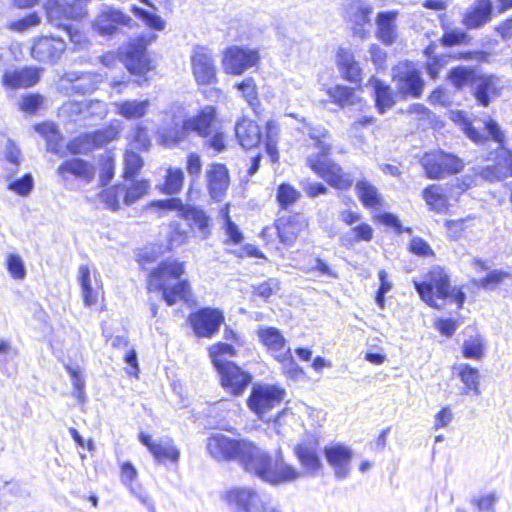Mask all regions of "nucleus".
<instances>
[{
  "instance_id": "obj_8",
  "label": "nucleus",
  "mask_w": 512,
  "mask_h": 512,
  "mask_svg": "<svg viewBox=\"0 0 512 512\" xmlns=\"http://www.w3.org/2000/svg\"><path fill=\"white\" fill-rule=\"evenodd\" d=\"M484 128L488 135L500 144V147L497 151L496 163L485 167H478L475 169V173L488 182L501 181L512 175V153L502 146L505 135L495 121L489 119L484 122Z\"/></svg>"
},
{
  "instance_id": "obj_22",
  "label": "nucleus",
  "mask_w": 512,
  "mask_h": 512,
  "mask_svg": "<svg viewBox=\"0 0 512 512\" xmlns=\"http://www.w3.org/2000/svg\"><path fill=\"white\" fill-rule=\"evenodd\" d=\"M257 336L276 361L289 357L290 348L286 346V339L279 329L261 326L257 330Z\"/></svg>"
},
{
  "instance_id": "obj_21",
  "label": "nucleus",
  "mask_w": 512,
  "mask_h": 512,
  "mask_svg": "<svg viewBox=\"0 0 512 512\" xmlns=\"http://www.w3.org/2000/svg\"><path fill=\"white\" fill-rule=\"evenodd\" d=\"M132 23L129 15L119 9L107 7L96 17L95 27L99 34L105 36L114 34L121 27H131Z\"/></svg>"
},
{
  "instance_id": "obj_5",
  "label": "nucleus",
  "mask_w": 512,
  "mask_h": 512,
  "mask_svg": "<svg viewBox=\"0 0 512 512\" xmlns=\"http://www.w3.org/2000/svg\"><path fill=\"white\" fill-rule=\"evenodd\" d=\"M416 291L421 299L431 307L443 308L445 300L456 303L460 309L465 302V294L457 287H451L449 277L441 267H434L430 270L425 280L414 281Z\"/></svg>"
},
{
  "instance_id": "obj_47",
  "label": "nucleus",
  "mask_w": 512,
  "mask_h": 512,
  "mask_svg": "<svg viewBox=\"0 0 512 512\" xmlns=\"http://www.w3.org/2000/svg\"><path fill=\"white\" fill-rule=\"evenodd\" d=\"M476 79L475 71L470 67L459 66L449 72V80L458 89L470 83L474 86Z\"/></svg>"
},
{
  "instance_id": "obj_16",
  "label": "nucleus",
  "mask_w": 512,
  "mask_h": 512,
  "mask_svg": "<svg viewBox=\"0 0 512 512\" xmlns=\"http://www.w3.org/2000/svg\"><path fill=\"white\" fill-rule=\"evenodd\" d=\"M260 59L257 48L232 46L226 49V72L240 75L251 68L257 67Z\"/></svg>"
},
{
  "instance_id": "obj_40",
  "label": "nucleus",
  "mask_w": 512,
  "mask_h": 512,
  "mask_svg": "<svg viewBox=\"0 0 512 512\" xmlns=\"http://www.w3.org/2000/svg\"><path fill=\"white\" fill-rule=\"evenodd\" d=\"M459 377L464 384V393L468 394L473 392L475 395L481 393L479 389L480 376L476 368L471 367L469 364H460L458 366Z\"/></svg>"
},
{
  "instance_id": "obj_7",
  "label": "nucleus",
  "mask_w": 512,
  "mask_h": 512,
  "mask_svg": "<svg viewBox=\"0 0 512 512\" xmlns=\"http://www.w3.org/2000/svg\"><path fill=\"white\" fill-rule=\"evenodd\" d=\"M86 3L87 0H46L43 10L49 23L65 31L74 40L79 35V30L65 22L84 18Z\"/></svg>"
},
{
  "instance_id": "obj_9",
  "label": "nucleus",
  "mask_w": 512,
  "mask_h": 512,
  "mask_svg": "<svg viewBox=\"0 0 512 512\" xmlns=\"http://www.w3.org/2000/svg\"><path fill=\"white\" fill-rule=\"evenodd\" d=\"M286 396V391L277 385L255 384L247 400L249 409L261 420L270 421V412L280 406Z\"/></svg>"
},
{
  "instance_id": "obj_23",
  "label": "nucleus",
  "mask_w": 512,
  "mask_h": 512,
  "mask_svg": "<svg viewBox=\"0 0 512 512\" xmlns=\"http://www.w3.org/2000/svg\"><path fill=\"white\" fill-rule=\"evenodd\" d=\"M324 455L337 478L344 479L349 475L353 456L352 450L349 447L339 443L331 444L325 447Z\"/></svg>"
},
{
  "instance_id": "obj_61",
  "label": "nucleus",
  "mask_w": 512,
  "mask_h": 512,
  "mask_svg": "<svg viewBox=\"0 0 512 512\" xmlns=\"http://www.w3.org/2000/svg\"><path fill=\"white\" fill-rule=\"evenodd\" d=\"M33 188V178L31 174L27 173L21 178L12 181L8 185V189L15 192L20 196H27Z\"/></svg>"
},
{
  "instance_id": "obj_64",
  "label": "nucleus",
  "mask_w": 512,
  "mask_h": 512,
  "mask_svg": "<svg viewBox=\"0 0 512 512\" xmlns=\"http://www.w3.org/2000/svg\"><path fill=\"white\" fill-rule=\"evenodd\" d=\"M207 450L209 454L216 460L224 458V437L215 435L208 438Z\"/></svg>"
},
{
  "instance_id": "obj_25",
  "label": "nucleus",
  "mask_w": 512,
  "mask_h": 512,
  "mask_svg": "<svg viewBox=\"0 0 512 512\" xmlns=\"http://www.w3.org/2000/svg\"><path fill=\"white\" fill-rule=\"evenodd\" d=\"M79 283L82 290L83 302L86 306H95L104 301V289L100 279L95 278L92 284L90 269L87 265L79 267Z\"/></svg>"
},
{
  "instance_id": "obj_35",
  "label": "nucleus",
  "mask_w": 512,
  "mask_h": 512,
  "mask_svg": "<svg viewBox=\"0 0 512 512\" xmlns=\"http://www.w3.org/2000/svg\"><path fill=\"white\" fill-rule=\"evenodd\" d=\"M370 84L374 90L376 107L380 113H384L395 103L393 92L389 85L384 84L377 78H371Z\"/></svg>"
},
{
  "instance_id": "obj_54",
  "label": "nucleus",
  "mask_w": 512,
  "mask_h": 512,
  "mask_svg": "<svg viewBox=\"0 0 512 512\" xmlns=\"http://www.w3.org/2000/svg\"><path fill=\"white\" fill-rule=\"evenodd\" d=\"M132 12L141 19L145 25L153 30L162 31L165 28L164 20L157 14L149 12L139 7H133Z\"/></svg>"
},
{
  "instance_id": "obj_58",
  "label": "nucleus",
  "mask_w": 512,
  "mask_h": 512,
  "mask_svg": "<svg viewBox=\"0 0 512 512\" xmlns=\"http://www.w3.org/2000/svg\"><path fill=\"white\" fill-rule=\"evenodd\" d=\"M505 280H509L512 284V274L504 271L494 270L490 272L486 277L480 279L477 283L483 288L493 289Z\"/></svg>"
},
{
  "instance_id": "obj_3",
  "label": "nucleus",
  "mask_w": 512,
  "mask_h": 512,
  "mask_svg": "<svg viewBox=\"0 0 512 512\" xmlns=\"http://www.w3.org/2000/svg\"><path fill=\"white\" fill-rule=\"evenodd\" d=\"M328 133L324 128H311L310 138L314 141L313 152L307 157L308 166L330 186L347 190L353 185V178L349 173L343 171L340 165L328 158L331 145L325 141Z\"/></svg>"
},
{
  "instance_id": "obj_41",
  "label": "nucleus",
  "mask_w": 512,
  "mask_h": 512,
  "mask_svg": "<svg viewBox=\"0 0 512 512\" xmlns=\"http://www.w3.org/2000/svg\"><path fill=\"white\" fill-rule=\"evenodd\" d=\"M423 198L431 210L441 213L447 209V198L440 185H431L425 188Z\"/></svg>"
},
{
  "instance_id": "obj_45",
  "label": "nucleus",
  "mask_w": 512,
  "mask_h": 512,
  "mask_svg": "<svg viewBox=\"0 0 512 512\" xmlns=\"http://www.w3.org/2000/svg\"><path fill=\"white\" fill-rule=\"evenodd\" d=\"M124 190L125 186L117 183L102 189L99 198L108 209L118 211L120 209V199L124 196Z\"/></svg>"
},
{
  "instance_id": "obj_56",
  "label": "nucleus",
  "mask_w": 512,
  "mask_h": 512,
  "mask_svg": "<svg viewBox=\"0 0 512 512\" xmlns=\"http://www.w3.org/2000/svg\"><path fill=\"white\" fill-rule=\"evenodd\" d=\"M44 97L39 93H29L22 96L19 109L27 114H35L43 105Z\"/></svg>"
},
{
  "instance_id": "obj_36",
  "label": "nucleus",
  "mask_w": 512,
  "mask_h": 512,
  "mask_svg": "<svg viewBox=\"0 0 512 512\" xmlns=\"http://www.w3.org/2000/svg\"><path fill=\"white\" fill-rule=\"evenodd\" d=\"M148 106V100H125L115 104L116 113L129 120L144 117Z\"/></svg>"
},
{
  "instance_id": "obj_30",
  "label": "nucleus",
  "mask_w": 512,
  "mask_h": 512,
  "mask_svg": "<svg viewBox=\"0 0 512 512\" xmlns=\"http://www.w3.org/2000/svg\"><path fill=\"white\" fill-rule=\"evenodd\" d=\"M215 116V108L207 106L201 109L195 116L187 119L184 122V128L186 130L195 131L202 137H207L212 132Z\"/></svg>"
},
{
  "instance_id": "obj_55",
  "label": "nucleus",
  "mask_w": 512,
  "mask_h": 512,
  "mask_svg": "<svg viewBox=\"0 0 512 512\" xmlns=\"http://www.w3.org/2000/svg\"><path fill=\"white\" fill-rule=\"evenodd\" d=\"M41 19L36 12L29 13L24 17L11 21L7 24V28L14 32H24L32 27L39 25Z\"/></svg>"
},
{
  "instance_id": "obj_4",
  "label": "nucleus",
  "mask_w": 512,
  "mask_h": 512,
  "mask_svg": "<svg viewBox=\"0 0 512 512\" xmlns=\"http://www.w3.org/2000/svg\"><path fill=\"white\" fill-rule=\"evenodd\" d=\"M149 40L145 35H139L126 41L117 51L107 52L100 56V62L106 67L116 64L117 58L123 62L127 71L135 76L136 82L142 84L148 80V73L153 71L155 66L148 55L147 47Z\"/></svg>"
},
{
  "instance_id": "obj_1",
  "label": "nucleus",
  "mask_w": 512,
  "mask_h": 512,
  "mask_svg": "<svg viewBox=\"0 0 512 512\" xmlns=\"http://www.w3.org/2000/svg\"><path fill=\"white\" fill-rule=\"evenodd\" d=\"M227 459L237 460L245 471L270 484L293 481L303 476L296 468L285 463L280 455L273 462L265 451L245 440L226 437Z\"/></svg>"
},
{
  "instance_id": "obj_43",
  "label": "nucleus",
  "mask_w": 512,
  "mask_h": 512,
  "mask_svg": "<svg viewBox=\"0 0 512 512\" xmlns=\"http://www.w3.org/2000/svg\"><path fill=\"white\" fill-rule=\"evenodd\" d=\"M132 183L130 186L125 187L123 203L127 206L132 205L145 195L149 193L150 190V180L142 178L138 180H131Z\"/></svg>"
},
{
  "instance_id": "obj_15",
  "label": "nucleus",
  "mask_w": 512,
  "mask_h": 512,
  "mask_svg": "<svg viewBox=\"0 0 512 512\" xmlns=\"http://www.w3.org/2000/svg\"><path fill=\"white\" fill-rule=\"evenodd\" d=\"M373 7L365 0H346L343 4V17L350 25L354 36L364 40L368 36L365 25L370 22Z\"/></svg>"
},
{
  "instance_id": "obj_26",
  "label": "nucleus",
  "mask_w": 512,
  "mask_h": 512,
  "mask_svg": "<svg viewBox=\"0 0 512 512\" xmlns=\"http://www.w3.org/2000/svg\"><path fill=\"white\" fill-rule=\"evenodd\" d=\"M191 66L198 85H211L216 82V69L213 61L202 49L193 53Z\"/></svg>"
},
{
  "instance_id": "obj_33",
  "label": "nucleus",
  "mask_w": 512,
  "mask_h": 512,
  "mask_svg": "<svg viewBox=\"0 0 512 512\" xmlns=\"http://www.w3.org/2000/svg\"><path fill=\"white\" fill-rule=\"evenodd\" d=\"M226 389L234 395H241L252 380L249 373L233 362L226 361Z\"/></svg>"
},
{
  "instance_id": "obj_52",
  "label": "nucleus",
  "mask_w": 512,
  "mask_h": 512,
  "mask_svg": "<svg viewBox=\"0 0 512 512\" xmlns=\"http://www.w3.org/2000/svg\"><path fill=\"white\" fill-rule=\"evenodd\" d=\"M301 194L292 185L283 183L278 187L277 200L282 208H288L289 206L296 203Z\"/></svg>"
},
{
  "instance_id": "obj_29",
  "label": "nucleus",
  "mask_w": 512,
  "mask_h": 512,
  "mask_svg": "<svg viewBox=\"0 0 512 512\" xmlns=\"http://www.w3.org/2000/svg\"><path fill=\"white\" fill-rule=\"evenodd\" d=\"M397 17V11L380 12L376 17V37L385 45H392L397 40Z\"/></svg>"
},
{
  "instance_id": "obj_59",
  "label": "nucleus",
  "mask_w": 512,
  "mask_h": 512,
  "mask_svg": "<svg viewBox=\"0 0 512 512\" xmlns=\"http://www.w3.org/2000/svg\"><path fill=\"white\" fill-rule=\"evenodd\" d=\"M171 230L167 237V245L169 249L181 246L188 241V231L181 228L179 223H172Z\"/></svg>"
},
{
  "instance_id": "obj_51",
  "label": "nucleus",
  "mask_w": 512,
  "mask_h": 512,
  "mask_svg": "<svg viewBox=\"0 0 512 512\" xmlns=\"http://www.w3.org/2000/svg\"><path fill=\"white\" fill-rule=\"evenodd\" d=\"M484 353V342L479 335L471 336L463 343V355L468 359L479 360Z\"/></svg>"
},
{
  "instance_id": "obj_39",
  "label": "nucleus",
  "mask_w": 512,
  "mask_h": 512,
  "mask_svg": "<svg viewBox=\"0 0 512 512\" xmlns=\"http://www.w3.org/2000/svg\"><path fill=\"white\" fill-rule=\"evenodd\" d=\"M357 195L362 204L367 208H377L381 206L382 199L375 186L362 180L355 186Z\"/></svg>"
},
{
  "instance_id": "obj_17",
  "label": "nucleus",
  "mask_w": 512,
  "mask_h": 512,
  "mask_svg": "<svg viewBox=\"0 0 512 512\" xmlns=\"http://www.w3.org/2000/svg\"><path fill=\"white\" fill-rule=\"evenodd\" d=\"M138 440L147 448L155 461L163 464L178 463L181 453L172 438L154 441L151 435L141 431L138 433Z\"/></svg>"
},
{
  "instance_id": "obj_12",
  "label": "nucleus",
  "mask_w": 512,
  "mask_h": 512,
  "mask_svg": "<svg viewBox=\"0 0 512 512\" xmlns=\"http://www.w3.org/2000/svg\"><path fill=\"white\" fill-rule=\"evenodd\" d=\"M422 165L426 175L431 179H440L459 173L464 167V163L460 158L443 151L425 154L422 158Z\"/></svg>"
},
{
  "instance_id": "obj_24",
  "label": "nucleus",
  "mask_w": 512,
  "mask_h": 512,
  "mask_svg": "<svg viewBox=\"0 0 512 512\" xmlns=\"http://www.w3.org/2000/svg\"><path fill=\"white\" fill-rule=\"evenodd\" d=\"M317 447L318 442L314 437L299 443L295 447V454L306 475L315 476L322 468Z\"/></svg>"
},
{
  "instance_id": "obj_48",
  "label": "nucleus",
  "mask_w": 512,
  "mask_h": 512,
  "mask_svg": "<svg viewBox=\"0 0 512 512\" xmlns=\"http://www.w3.org/2000/svg\"><path fill=\"white\" fill-rule=\"evenodd\" d=\"M373 237V230L369 224L363 223L342 236V241L345 245H352L359 241H370Z\"/></svg>"
},
{
  "instance_id": "obj_13",
  "label": "nucleus",
  "mask_w": 512,
  "mask_h": 512,
  "mask_svg": "<svg viewBox=\"0 0 512 512\" xmlns=\"http://www.w3.org/2000/svg\"><path fill=\"white\" fill-rule=\"evenodd\" d=\"M67 50L65 40L58 36L42 35L34 38L31 48V57L44 64L57 63Z\"/></svg>"
},
{
  "instance_id": "obj_50",
  "label": "nucleus",
  "mask_w": 512,
  "mask_h": 512,
  "mask_svg": "<svg viewBox=\"0 0 512 512\" xmlns=\"http://www.w3.org/2000/svg\"><path fill=\"white\" fill-rule=\"evenodd\" d=\"M211 362L219 373L220 383L224 386V342H217L208 347Z\"/></svg>"
},
{
  "instance_id": "obj_63",
  "label": "nucleus",
  "mask_w": 512,
  "mask_h": 512,
  "mask_svg": "<svg viewBox=\"0 0 512 512\" xmlns=\"http://www.w3.org/2000/svg\"><path fill=\"white\" fill-rule=\"evenodd\" d=\"M375 122V118L373 116H360L359 118L355 119L349 129V133L351 136L359 139L360 141L363 140L362 136V130L371 126Z\"/></svg>"
},
{
  "instance_id": "obj_53",
  "label": "nucleus",
  "mask_w": 512,
  "mask_h": 512,
  "mask_svg": "<svg viewBox=\"0 0 512 512\" xmlns=\"http://www.w3.org/2000/svg\"><path fill=\"white\" fill-rule=\"evenodd\" d=\"M235 88L249 105H254L258 100L257 86L252 77H247L235 84Z\"/></svg>"
},
{
  "instance_id": "obj_32",
  "label": "nucleus",
  "mask_w": 512,
  "mask_h": 512,
  "mask_svg": "<svg viewBox=\"0 0 512 512\" xmlns=\"http://www.w3.org/2000/svg\"><path fill=\"white\" fill-rule=\"evenodd\" d=\"M235 134L240 145L246 149L257 146L262 137L259 125L247 118H243L236 123Z\"/></svg>"
},
{
  "instance_id": "obj_38",
  "label": "nucleus",
  "mask_w": 512,
  "mask_h": 512,
  "mask_svg": "<svg viewBox=\"0 0 512 512\" xmlns=\"http://www.w3.org/2000/svg\"><path fill=\"white\" fill-rule=\"evenodd\" d=\"M144 160L136 151L126 149L123 154V173L125 180H134L141 172Z\"/></svg>"
},
{
  "instance_id": "obj_34",
  "label": "nucleus",
  "mask_w": 512,
  "mask_h": 512,
  "mask_svg": "<svg viewBox=\"0 0 512 512\" xmlns=\"http://www.w3.org/2000/svg\"><path fill=\"white\" fill-rule=\"evenodd\" d=\"M207 186L210 196L219 201L224 195V165L212 164L207 172Z\"/></svg>"
},
{
  "instance_id": "obj_37",
  "label": "nucleus",
  "mask_w": 512,
  "mask_h": 512,
  "mask_svg": "<svg viewBox=\"0 0 512 512\" xmlns=\"http://www.w3.org/2000/svg\"><path fill=\"white\" fill-rule=\"evenodd\" d=\"M184 185V173L181 168L169 167L166 170L164 181L159 188L160 192L165 195H176L181 192Z\"/></svg>"
},
{
  "instance_id": "obj_27",
  "label": "nucleus",
  "mask_w": 512,
  "mask_h": 512,
  "mask_svg": "<svg viewBox=\"0 0 512 512\" xmlns=\"http://www.w3.org/2000/svg\"><path fill=\"white\" fill-rule=\"evenodd\" d=\"M502 81L495 75L477 76L474 82V96L480 105L486 107L491 99L499 96Z\"/></svg>"
},
{
  "instance_id": "obj_62",
  "label": "nucleus",
  "mask_w": 512,
  "mask_h": 512,
  "mask_svg": "<svg viewBox=\"0 0 512 512\" xmlns=\"http://www.w3.org/2000/svg\"><path fill=\"white\" fill-rule=\"evenodd\" d=\"M65 369H66V371L68 372L69 376L72 379V383H73V387H74L76 398L80 402H83L84 398H85V395H84L85 381L82 378V376L80 374V371L78 369L70 366V365H66Z\"/></svg>"
},
{
  "instance_id": "obj_19",
  "label": "nucleus",
  "mask_w": 512,
  "mask_h": 512,
  "mask_svg": "<svg viewBox=\"0 0 512 512\" xmlns=\"http://www.w3.org/2000/svg\"><path fill=\"white\" fill-rule=\"evenodd\" d=\"M56 172L64 181L75 179L88 184L95 179L96 168L94 164L88 160L79 157H71L64 160L57 167Z\"/></svg>"
},
{
  "instance_id": "obj_10",
  "label": "nucleus",
  "mask_w": 512,
  "mask_h": 512,
  "mask_svg": "<svg viewBox=\"0 0 512 512\" xmlns=\"http://www.w3.org/2000/svg\"><path fill=\"white\" fill-rule=\"evenodd\" d=\"M392 78L398 93L401 95L414 98L421 96L424 81L415 63L408 61L399 62L392 69Z\"/></svg>"
},
{
  "instance_id": "obj_11",
  "label": "nucleus",
  "mask_w": 512,
  "mask_h": 512,
  "mask_svg": "<svg viewBox=\"0 0 512 512\" xmlns=\"http://www.w3.org/2000/svg\"><path fill=\"white\" fill-rule=\"evenodd\" d=\"M224 315L220 309L202 307L188 315L187 322L198 338H211L220 328Z\"/></svg>"
},
{
  "instance_id": "obj_6",
  "label": "nucleus",
  "mask_w": 512,
  "mask_h": 512,
  "mask_svg": "<svg viewBox=\"0 0 512 512\" xmlns=\"http://www.w3.org/2000/svg\"><path fill=\"white\" fill-rule=\"evenodd\" d=\"M147 207L152 209L158 217H162L170 211H177L178 216L187 222L189 232L194 237L206 239L210 234L211 219L202 209L186 205L180 198L152 200Z\"/></svg>"
},
{
  "instance_id": "obj_20",
  "label": "nucleus",
  "mask_w": 512,
  "mask_h": 512,
  "mask_svg": "<svg viewBox=\"0 0 512 512\" xmlns=\"http://www.w3.org/2000/svg\"><path fill=\"white\" fill-rule=\"evenodd\" d=\"M42 69L35 66H25L13 70H7L1 77L4 87L18 90L35 86L41 78Z\"/></svg>"
},
{
  "instance_id": "obj_46",
  "label": "nucleus",
  "mask_w": 512,
  "mask_h": 512,
  "mask_svg": "<svg viewBox=\"0 0 512 512\" xmlns=\"http://www.w3.org/2000/svg\"><path fill=\"white\" fill-rule=\"evenodd\" d=\"M129 145L139 151H148L152 146L148 127L144 124L135 125L129 136Z\"/></svg>"
},
{
  "instance_id": "obj_2",
  "label": "nucleus",
  "mask_w": 512,
  "mask_h": 512,
  "mask_svg": "<svg viewBox=\"0 0 512 512\" xmlns=\"http://www.w3.org/2000/svg\"><path fill=\"white\" fill-rule=\"evenodd\" d=\"M186 263L178 259L166 258L153 267L146 276L148 293H160L162 300L173 306L178 301L187 302L192 297L191 283L183 278Z\"/></svg>"
},
{
  "instance_id": "obj_49",
  "label": "nucleus",
  "mask_w": 512,
  "mask_h": 512,
  "mask_svg": "<svg viewBox=\"0 0 512 512\" xmlns=\"http://www.w3.org/2000/svg\"><path fill=\"white\" fill-rule=\"evenodd\" d=\"M100 180L103 185L110 182L115 175V156L111 151L105 152L99 160Z\"/></svg>"
},
{
  "instance_id": "obj_42",
  "label": "nucleus",
  "mask_w": 512,
  "mask_h": 512,
  "mask_svg": "<svg viewBox=\"0 0 512 512\" xmlns=\"http://www.w3.org/2000/svg\"><path fill=\"white\" fill-rule=\"evenodd\" d=\"M279 134V124L274 120L268 121L266 124L265 148L272 163H276L279 160V152L277 149Z\"/></svg>"
},
{
  "instance_id": "obj_14",
  "label": "nucleus",
  "mask_w": 512,
  "mask_h": 512,
  "mask_svg": "<svg viewBox=\"0 0 512 512\" xmlns=\"http://www.w3.org/2000/svg\"><path fill=\"white\" fill-rule=\"evenodd\" d=\"M119 132L113 127H105L92 132L82 133L68 144V150L71 154H81L101 148L108 143L116 140Z\"/></svg>"
},
{
  "instance_id": "obj_44",
  "label": "nucleus",
  "mask_w": 512,
  "mask_h": 512,
  "mask_svg": "<svg viewBox=\"0 0 512 512\" xmlns=\"http://www.w3.org/2000/svg\"><path fill=\"white\" fill-rule=\"evenodd\" d=\"M326 93L331 101L340 107H346L357 103L356 95L353 88L336 85L326 89Z\"/></svg>"
},
{
  "instance_id": "obj_57",
  "label": "nucleus",
  "mask_w": 512,
  "mask_h": 512,
  "mask_svg": "<svg viewBox=\"0 0 512 512\" xmlns=\"http://www.w3.org/2000/svg\"><path fill=\"white\" fill-rule=\"evenodd\" d=\"M6 268L11 277L16 280H22L26 276L23 261L18 254L10 253L7 255Z\"/></svg>"
},
{
  "instance_id": "obj_18",
  "label": "nucleus",
  "mask_w": 512,
  "mask_h": 512,
  "mask_svg": "<svg viewBox=\"0 0 512 512\" xmlns=\"http://www.w3.org/2000/svg\"><path fill=\"white\" fill-rule=\"evenodd\" d=\"M226 499L245 512H284L278 505L263 502L260 496L250 489H235Z\"/></svg>"
},
{
  "instance_id": "obj_31",
  "label": "nucleus",
  "mask_w": 512,
  "mask_h": 512,
  "mask_svg": "<svg viewBox=\"0 0 512 512\" xmlns=\"http://www.w3.org/2000/svg\"><path fill=\"white\" fill-rule=\"evenodd\" d=\"M492 13L490 0H478L464 14L462 23L468 29H477L487 23Z\"/></svg>"
},
{
  "instance_id": "obj_60",
  "label": "nucleus",
  "mask_w": 512,
  "mask_h": 512,
  "mask_svg": "<svg viewBox=\"0 0 512 512\" xmlns=\"http://www.w3.org/2000/svg\"><path fill=\"white\" fill-rule=\"evenodd\" d=\"M244 347V340L241 335L226 328V355L236 356Z\"/></svg>"
},
{
  "instance_id": "obj_28",
  "label": "nucleus",
  "mask_w": 512,
  "mask_h": 512,
  "mask_svg": "<svg viewBox=\"0 0 512 512\" xmlns=\"http://www.w3.org/2000/svg\"><path fill=\"white\" fill-rule=\"evenodd\" d=\"M306 227L307 221L301 214H295L287 218L281 217L276 223L280 241L287 245L292 244Z\"/></svg>"
}]
</instances>
